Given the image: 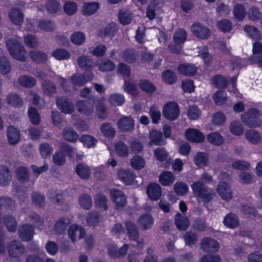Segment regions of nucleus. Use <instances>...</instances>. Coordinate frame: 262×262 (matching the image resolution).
<instances>
[{"mask_svg":"<svg viewBox=\"0 0 262 262\" xmlns=\"http://www.w3.org/2000/svg\"><path fill=\"white\" fill-rule=\"evenodd\" d=\"M11 70L10 62L5 56L0 57V72L3 74L9 73Z\"/></svg>","mask_w":262,"mask_h":262,"instance_id":"obj_56","label":"nucleus"},{"mask_svg":"<svg viewBox=\"0 0 262 262\" xmlns=\"http://www.w3.org/2000/svg\"><path fill=\"white\" fill-rule=\"evenodd\" d=\"M244 31L248 34L250 37L254 40H259L261 37L260 32L254 26L246 25L244 27Z\"/></svg>","mask_w":262,"mask_h":262,"instance_id":"obj_51","label":"nucleus"},{"mask_svg":"<svg viewBox=\"0 0 262 262\" xmlns=\"http://www.w3.org/2000/svg\"><path fill=\"white\" fill-rule=\"evenodd\" d=\"M17 179L21 182H25L29 180V173L28 169L25 167H19L16 169Z\"/></svg>","mask_w":262,"mask_h":262,"instance_id":"obj_54","label":"nucleus"},{"mask_svg":"<svg viewBox=\"0 0 262 262\" xmlns=\"http://www.w3.org/2000/svg\"><path fill=\"white\" fill-rule=\"evenodd\" d=\"M187 139L193 142L200 143L204 141L205 136L199 130L194 128H189L185 132Z\"/></svg>","mask_w":262,"mask_h":262,"instance_id":"obj_15","label":"nucleus"},{"mask_svg":"<svg viewBox=\"0 0 262 262\" xmlns=\"http://www.w3.org/2000/svg\"><path fill=\"white\" fill-rule=\"evenodd\" d=\"M223 223L226 227L234 228L239 224L238 217L235 214L231 212L225 216Z\"/></svg>","mask_w":262,"mask_h":262,"instance_id":"obj_28","label":"nucleus"},{"mask_svg":"<svg viewBox=\"0 0 262 262\" xmlns=\"http://www.w3.org/2000/svg\"><path fill=\"white\" fill-rule=\"evenodd\" d=\"M211 82L217 89H225L227 85V80L221 75L213 76L211 79Z\"/></svg>","mask_w":262,"mask_h":262,"instance_id":"obj_44","label":"nucleus"},{"mask_svg":"<svg viewBox=\"0 0 262 262\" xmlns=\"http://www.w3.org/2000/svg\"><path fill=\"white\" fill-rule=\"evenodd\" d=\"M11 176L9 169L6 166H0V184L6 185L11 181Z\"/></svg>","mask_w":262,"mask_h":262,"instance_id":"obj_32","label":"nucleus"},{"mask_svg":"<svg viewBox=\"0 0 262 262\" xmlns=\"http://www.w3.org/2000/svg\"><path fill=\"white\" fill-rule=\"evenodd\" d=\"M101 220V217L98 212L91 211L88 213L86 221L90 226H96Z\"/></svg>","mask_w":262,"mask_h":262,"instance_id":"obj_43","label":"nucleus"},{"mask_svg":"<svg viewBox=\"0 0 262 262\" xmlns=\"http://www.w3.org/2000/svg\"><path fill=\"white\" fill-rule=\"evenodd\" d=\"M146 192L148 197L152 201L158 200L162 195L161 186L157 183H151L148 185Z\"/></svg>","mask_w":262,"mask_h":262,"instance_id":"obj_13","label":"nucleus"},{"mask_svg":"<svg viewBox=\"0 0 262 262\" xmlns=\"http://www.w3.org/2000/svg\"><path fill=\"white\" fill-rule=\"evenodd\" d=\"M7 46L11 56L15 59L25 61L27 58V51L23 45L15 39L7 41Z\"/></svg>","mask_w":262,"mask_h":262,"instance_id":"obj_2","label":"nucleus"},{"mask_svg":"<svg viewBox=\"0 0 262 262\" xmlns=\"http://www.w3.org/2000/svg\"><path fill=\"white\" fill-rule=\"evenodd\" d=\"M186 38V32L182 29H179L173 35V39L174 42L177 44L183 43Z\"/></svg>","mask_w":262,"mask_h":262,"instance_id":"obj_63","label":"nucleus"},{"mask_svg":"<svg viewBox=\"0 0 262 262\" xmlns=\"http://www.w3.org/2000/svg\"><path fill=\"white\" fill-rule=\"evenodd\" d=\"M110 198L115 204V208L120 209L123 208L126 203V198L124 193L119 190L113 189L110 191Z\"/></svg>","mask_w":262,"mask_h":262,"instance_id":"obj_8","label":"nucleus"},{"mask_svg":"<svg viewBox=\"0 0 262 262\" xmlns=\"http://www.w3.org/2000/svg\"><path fill=\"white\" fill-rule=\"evenodd\" d=\"M176 193L179 195H185L188 191V185L184 182H178L173 185Z\"/></svg>","mask_w":262,"mask_h":262,"instance_id":"obj_60","label":"nucleus"},{"mask_svg":"<svg viewBox=\"0 0 262 262\" xmlns=\"http://www.w3.org/2000/svg\"><path fill=\"white\" fill-rule=\"evenodd\" d=\"M154 222V220L151 215L145 214L140 216L137 223L143 230H148L152 227Z\"/></svg>","mask_w":262,"mask_h":262,"instance_id":"obj_19","label":"nucleus"},{"mask_svg":"<svg viewBox=\"0 0 262 262\" xmlns=\"http://www.w3.org/2000/svg\"><path fill=\"white\" fill-rule=\"evenodd\" d=\"M79 203L80 206L85 210L90 209L93 204L91 195L88 194H82L79 197Z\"/></svg>","mask_w":262,"mask_h":262,"instance_id":"obj_38","label":"nucleus"},{"mask_svg":"<svg viewBox=\"0 0 262 262\" xmlns=\"http://www.w3.org/2000/svg\"><path fill=\"white\" fill-rule=\"evenodd\" d=\"M85 235V229L81 226L73 225L69 229V235L73 242L82 238Z\"/></svg>","mask_w":262,"mask_h":262,"instance_id":"obj_14","label":"nucleus"},{"mask_svg":"<svg viewBox=\"0 0 262 262\" xmlns=\"http://www.w3.org/2000/svg\"><path fill=\"white\" fill-rule=\"evenodd\" d=\"M8 140L10 144L15 145L20 139V134L18 130L12 126H10L7 131Z\"/></svg>","mask_w":262,"mask_h":262,"instance_id":"obj_22","label":"nucleus"},{"mask_svg":"<svg viewBox=\"0 0 262 262\" xmlns=\"http://www.w3.org/2000/svg\"><path fill=\"white\" fill-rule=\"evenodd\" d=\"M118 128L122 132L130 131L134 127V122L131 117H122L117 122Z\"/></svg>","mask_w":262,"mask_h":262,"instance_id":"obj_18","label":"nucleus"},{"mask_svg":"<svg viewBox=\"0 0 262 262\" xmlns=\"http://www.w3.org/2000/svg\"><path fill=\"white\" fill-rule=\"evenodd\" d=\"M118 18L121 24L125 25L131 23L132 16L130 11L121 10L119 11Z\"/></svg>","mask_w":262,"mask_h":262,"instance_id":"obj_50","label":"nucleus"},{"mask_svg":"<svg viewBox=\"0 0 262 262\" xmlns=\"http://www.w3.org/2000/svg\"><path fill=\"white\" fill-rule=\"evenodd\" d=\"M258 111L255 109L250 110L249 112L242 115V120L247 126L255 128L260 126L261 122L257 116Z\"/></svg>","mask_w":262,"mask_h":262,"instance_id":"obj_3","label":"nucleus"},{"mask_svg":"<svg viewBox=\"0 0 262 262\" xmlns=\"http://www.w3.org/2000/svg\"><path fill=\"white\" fill-rule=\"evenodd\" d=\"M126 230L130 240L136 241L139 236V231L136 224L132 222L125 223Z\"/></svg>","mask_w":262,"mask_h":262,"instance_id":"obj_20","label":"nucleus"},{"mask_svg":"<svg viewBox=\"0 0 262 262\" xmlns=\"http://www.w3.org/2000/svg\"><path fill=\"white\" fill-rule=\"evenodd\" d=\"M32 60L37 63H43L48 59V56L46 53L40 50H33L29 53Z\"/></svg>","mask_w":262,"mask_h":262,"instance_id":"obj_36","label":"nucleus"},{"mask_svg":"<svg viewBox=\"0 0 262 262\" xmlns=\"http://www.w3.org/2000/svg\"><path fill=\"white\" fill-rule=\"evenodd\" d=\"M32 201L36 206L41 207L45 204V196L38 192H33L31 195Z\"/></svg>","mask_w":262,"mask_h":262,"instance_id":"obj_55","label":"nucleus"},{"mask_svg":"<svg viewBox=\"0 0 262 262\" xmlns=\"http://www.w3.org/2000/svg\"><path fill=\"white\" fill-rule=\"evenodd\" d=\"M94 203L95 205L101 210L105 211L108 208V200L103 194H96L94 196Z\"/></svg>","mask_w":262,"mask_h":262,"instance_id":"obj_23","label":"nucleus"},{"mask_svg":"<svg viewBox=\"0 0 262 262\" xmlns=\"http://www.w3.org/2000/svg\"><path fill=\"white\" fill-rule=\"evenodd\" d=\"M150 145H161L164 144V141L162 140V133L161 132L157 130L151 131L149 136Z\"/></svg>","mask_w":262,"mask_h":262,"instance_id":"obj_31","label":"nucleus"},{"mask_svg":"<svg viewBox=\"0 0 262 262\" xmlns=\"http://www.w3.org/2000/svg\"><path fill=\"white\" fill-rule=\"evenodd\" d=\"M18 233L19 238L23 241H30L34 235V230L32 226L25 224L19 227L18 229Z\"/></svg>","mask_w":262,"mask_h":262,"instance_id":"obj_12","label":"nucleus"},{"mask_svg":"<svg viewBox=\"0 0 262 262\" xmlns=\"http://www.w3.org/2000/svg\"><path fill=\"white\" fill-rule=\"evenodd\" d=\"M145 164L144 159L138 155L134 156L130 159V165L133 168L136 170H140L142 169Z\"/></svg>","mask_w":262,"mask_h":262,"instance_id":"obj_41","label":"nucleus"},{"mask_svg":"<svg viewBox=\"0 0 262 262\" xmlns=\"http://www.w3.org/2000/svg\"><path fill=\"white\" fill-rule=\"evenodd\" d=\"M200 247L204 252L213 253L219 250L220 244L214 238L210 237H205L201 241Z\"/></svg>","mask_w":262,"mask_h":262,"instance_id":"obj_6","label":"nucleus"},{"mask_svg":"<svg viewBox=\"0 0 262 262\" xmlns=\"http://www.w3.org/2000/svg\"><path fill=\"white\" fill-rule=\"evenodd\" d=\"M58 108L64 114H71L74 111V106L70 100L67 98L58 97L56 99Z\"/></svg>","mask_w":262,"mask_h":262,"instance_id":"obj_11","label":"nucleus"},{"mask_svg":"<svg viewBox=\"0 0 262 262\" xmlns=\"http://www.w3.org/2000/svg\"><path fill=\"white\" fill-rule=\"evenodd\" d=\"M77 175L82 179H88L91 176V170L89 167L82 163H78L76 168Z\"/></svg>","mask_w":262,"mask_h":262,"instance_id":"obj_27","label":"nucleus"},{"mask_svg":"<svg viewBox=\"0 0 262 262\" xmlns=\"http://www.w3.org/2000/svg\"><path fill=\"white\" fill-rule=\"evenodd\" d=\"M230 130L233 135L239 136L243 133L244 128L239 121H234L230 123Z\"/></svg>","mask_w":262,"mask_h":262,"instance_id":"obj_57","label":"nucleus"},{"mask_svg":"<svg viewBox=\"0 0 262 262\" xmlns=\"http://www.w3.org/2000/svg\"><path fill=\"white\" fill-rule=\"evenodd\" d=\"M100 129L104 136L108 138H113L116 134L115 128L109 123H103L101 126Z\"/></svg>","mask_w":262,"mask_h":262,"instance_id":"obj_45","label":"nucleus"},{"mask_svg":"<svg viewBox=\"0 0 262 262\" xmlns=\"http://www.w3.org/2000/svg\"><path fill=\"white\" fill-rule=\"evenodd\" d=\"M115 148L117 155L120 157H125L129 154L128 146L122 141L118 142L115 145Z\"/></svg>","mask_w":262,"mask_h":262,"instance_id":"obj_48","label":"nucleus"},{"mask_svg":"<svg viewBox=\"0 0 262 262\" xmlns=\"http://www.w3.org/2000/svg\"><path fill=\"white\" fill-rule=\"evenodd\" d=\"M71 81L74 86H82L86 83L88 80L83 74H75L71 78Z\"/></svg>","mask_w":262,"mask_h":262,"instance_id":"obj_59","label":"nucleus"},{"mask_svg":"<svg viewBox=\"0 0 262 262\" xmlns=\"http://www.w3.org/2000/svg\"><path fill=\"white\" fill-rule=\"evenodd\" d=\"M137 57V54L133 49H127L122 54V59L128 63L135 62Z\"/></svg>","mask_w":262,"mask_h":262,"instance_id":"obj_52","label":"nucleus"},{"mask_svg":"<svg viewBox=\"0 0 262 262\" xmlns=\"http://www.w3.org/2000/svg\"><path fill=\"white\" fill-rule=\"evenodd\" d=\"M191 188L194 195L201 199L205 205L211 201L214 195L213 192L201 181L193 182L191 185Z\"/></svg>","mask_w":262,"mask_h":262,"instance_id":"obj_1","label":"nucleus"},{"mask_svg":"<svg viewBox=\"0 0 262 262\" xmlns=\"http://www.w3.org/2000/svg\"><path fill=\"white\" fill-rule=\"evenodd\" d=\"M208 160V157L205 152H198L194 157L195 164L200 167H205L207 165Z\"/></svg>","mask_w":262,"mask_h":262,"instance_id":"obj_39","label":"nucleus"},{"mask_svg":"<svg viewBox=\"0 0 262 262\" xmlns=\"http://www.w3.org/2000/svg\"><path fill=\"white\" fill-rule=\"evenodd\" d=\"M175 180V177L170 171H165L159 176V182L163 186H170Z\"/></svg>","mask_w":262,"mask_h":262,"instance_id":"obj_29","label":"nucleus"},{"mask_svg":"<svg viewBox=\"0 0 262 262\" xmlns=\"http://www.w3.org/2000/svg\"><path fill=\"white\" fill-rule=\"evenodd\" d=\"M149 114L152 122L154 124H157L161 117V113L158 107L156 105H151L149 110Z\"/></svg>","mask_w":262,"mask_h":262,"instance_id":"obj_53","label":"nucleus"},{"mask_svg":"<svg viewBox=\"0 0 262 262\" xmlns=\"http://www.w3.org/2000/svg\"><path fill=\"white\" fill-rule=\"evenodd\" d=\"M193 34L201 39H206L210 35V30L205 25L200 23H195L191 27Z\"/></svg>","mask_w":262,"mask_h":262,"instance_id":"obj_9","label":"nucleus"},{"mask_svg":"<svg viewBox=\"0 0 262 262\" xmlns=\"http://www.w3.org/2000/svg\"><path fill=\"white\" fill-rule=\"evenodd\" d=\"M233 14L236 19L243 20L246 14L245 7L242 4H237L234 8Z\"/></svg>","mask_w":262,"mask_h":262,"instance_id":"obj_58","label":"nucleus"},{"mask_svg":"<svg viewBox=\"0 0 262 262\" xmlns=\"http://www.w3.org/2000/svg\"><path fill=\"white\" fill-rule=\"evenodd\" d=\"M174 223L177 228L181 230H186L189 225L188 219L185 216L182 215L180 213L176 215Z\"/></svg>","mask_w":262,"mask_h":262,"instance_id":"obj_33","label":"nucleus"},{"mask_svg":"<svg viewBox=\"0 0 262 262\" xmlns=\"http://www.w3.org/2000/svg\"><path fill=\"white\" fill-rule=\"evenodd\" d=\"M18 83L22 86L26 88L34 86L36 83L35 79L31 76H21L18 79Z\"/></svg>","mask_w":262,"mask_h":262,"instance_id":"obj_47","label":"nucleus"},{"mask_svg":"<svg viewBox=\"0 0 262 262\" xmlns=\"http://www.w3.org/2000/svg\"><path fill=\"white\" fill-rule=\"evenodd\" d=\"M108 101L113 106H118L122 105L124 103L125 99L122 94L114 93L109 96Z\"/></svg>","mask_w":262,"mask_h":262,"instance_id":"obj_46","label":"nucleus"},{"mask_svg":"<svg viewBox=\"0 0 262 262\" xmlns=\"http://www.w3.org/2000/svg\"><path fill=\"white\" fill-rule=\"evenodd\" d=\"M4 223L8 230L10 232H14L17 228V224L15 219L11 215L4 218Z\"/></svg>","mask_w":262,"mask_h":262,"instance_id":"obj_61","label":"nucleus"},{"mask_svg":"<svg viewBox=\"0 0 262 262\" xmlns=\"http://www.w3.org/2000/svg\"><path fill=\"white\" fill-rule=\"evenodd\" d=\"M7 250L9 255L13 258L20 257L25 252L24 246L18 240H13L7 245Z\"/></svg>","mask_w":262,"mask_h":262,"instance_id":"obj_4","label":"nucleus"},{"mask_svg":"<svg viewBox=\"0 0 262 262\" xmlns=\"http://www.w3.org/2000/svg\"><path fill=\"white\" fill-rule=\"evenodd\" d=\"M216 190L219 195L222 199L229 201L232 199L233 192L228 183L223 182H220Z\"/></svg>","mask_w":262,"mask_h":262,"instance_id":"obj_10","label":"nucleus"},{"mask_svg":"<svg viewBox=\"0 0 262 262\" xmlns=\"http://www.w3.org/2000/svg\"><path fill=\"white\" fill-rule=\"evenodd\" d=\"M245 137L250 143L255 145L260 143L261 141L259 133L252 129H248L246 132Z\"/></svg>","mask_w":262,"mask_h":262,"instance_id":"obj_26","label":"nucleus"},{"mask_svg":"<svg viewBox=\"0 0 262 262\" xmlns=\"http://www.w3.org/2000/svg\"><path fill=\"white\" fill-rule=\"evenodd\" d=\"M135 176V173L130 170L121 169L118 172L119 179L126 184H131L133 182Z\"/></svg>","mask_w":262,"mask_h":262,"instance_id":"obj_21","label":"nucleus"},{"mask_svg":"<svg viewBox=\"0 0 262 262\" xmlns=\"http://www.w3.org/2000/svg\"><path fill=\"white\" fill-rule=\"evenodd\" d=\"M75 107L79 113L89 116L94 113V103L85 100H79L76 102Z\"/></svg>","mask_w":262,"mask_h":262,"instance_id":"obj_7","label":"nucleus"},{"mask_svg":"<svg viewBox=\"0 0 262 262\" xmlns=\"http://www.w3.org/2000/svg\"><path fill=\"white\" fill-rule=\"evenodd\" d=\"M6 100L8 104L15 107H20L23 104L22 99L15 93L9 94L6 96Z\"/></svg>","mask_w":262,"mask_h":262,"instance_id":"obj_34","label":"nucleus"},{"mask_svg":"<svg viewBox=\"0 0 262 262\" xmlns=\"http://www.w3.org/2000/svg\"><path fill=\"white\" fill-rule=\"evenodd\" d=\"M63 138L70 142H75L79 139V135L70 127H66L62 130Z\"/></svg>","mask_w":262,"mask_h":262,"instance_id":"obj_24","label":"nucleus"},{"mask_svg":"<svg viewBox=\"0 0 262 262\" xmlns=\"http://www.w3.org/2000/svg\"><path fill=\"white\" fill-rule=\"evenodd\" d=\"M162 79L166 83L172 84L176 81L177 76L173 72L168 70L163 72Z\"/></svg>","mask_w":262,"mask_h":262,"instance_id":"obj_62","label":"nucleus"},{"mask_svg":"<svg viewBox=\"0 0 262 262\" xmlns=\"http://www.w3.org/2000/svg\"><path fill=\"white\" fill-rule=\"evenodd\" d=\"M99 7V5L98 3H85L82 8V14L86 16L92 15L97 11Z\"/></svg>","mask_w":262,"mask_h":262,"instance_id":"obj_30","label":"nucleus"},{"mask_svg":"<svg viewBox=\"0 0 262 262\" xmlns=\"http://www.w3.org/2000/svg\"><path fill=\"white\" fill-rule=\"evenodd\" d=\"M178 71L182 75L186 76H192L195 74L197 68L193 64L184 63L178 66Z\"/></svg>","mask_w":262,"mask_h":262,"instance_id":"obj_17","label":"nucleus"},{"mask_svg":"<svg viewBox=\"0 0 262 262\" xmlns=\"http://www.w3.org/2000/svg\"><path fill=\"white\" fill-rule=\"evenodd\" d=\"M99 70L102 72L113 71L116 67L115 64L110 60L106 59L101 60L98 63Z\"/></svg>","mask_w":262,"mask_h":262,"instance_id":"obj_40","label":"nucleus"},{"mask_svg":"<svg viewBox=\"0 0 262 262\" xmlns=\"http://www.w3.org/2000/svg\"><path fill=\"white\" fill-rule=\"evenodd\" d=\"M71 224V220L68 217H62L57 221L55 225L54 229L57 234H63Z\"/></svg>","mask_w":262,"mask_h":262,"instance_id":"obj_16","label":"nucleus"},{"mask_svg":"<svg viewBox=\"0 0 262 262\" xmlns=\"http://www.w3.org/2000/svg\"><path fill=\"white\" fill-rule=\"evenodd\" d=\"M43 93L45 95L52 96L56 92V86L54 83L50 81H45L41 83Z\"/></svg>","mask_w":262,"mask_h":262,"instance_id":"obj_35","label":"nucleus"},{"mask_svg":"<svg viewBox=\"0 0 262 262\" xmlns=\"http://www.w3.org/2000/svg\"><path fill=\"white\" fill-rule=\"evenodd\" d=\"M140 87L143 91L148 93H152L156 90L155 85L146 79H143L140 81Z\"/></svg>","mask_w":262,"mask_h":262,"instance_id":"obj_64","label":"nucleus"},{"mask_svg":"<svg viewBox=\"0 0 262 262\" xmlns=\"http://www.w3.org/2000/svg\"><path fill=\"white\" fill-rule=\"evenodd\" d=\"M79 141L83 144V145L88 148L94 147L97 142V139L94 137L83 135L79 138Z\"/></svg>","mask_w":262,"mask_h":262,"instance_id":"obj_42","label":"nucleus"},{"mask_svg":"<svg viewBox=\"0 0 262 262\" xmlns=\"http://www.w3.org/2000/svg\"><path fill=\"white\" fill-rule=\"evenodd\" d=\"M180 114V110L178 104L173 102H167L163 107V115L169 120L177 119Z\"/></svg>","mask_w":262,"mask_h":262,"instance_id":"obj_5","label":"nucleus"},{"mask_svg":"<svg viewBox=\"0 0 262 262\" xmlns=\"http://www.w3.org/2000/svg\"><path fill=\"white\" fill-rule=\"evenodd\" d=\"M207 139L209 142L215 145H220L224 142V138L218 132L209 134L208 135Z\"/></svg>","mask_w":262,"mask_h":262,"instance_id":"obj_49","label":"nucleus"},{"mask_svg":"<svg viewBox=\"0 0 262 262\" xmlns=\"http://www.w3.org/2000/svg\"><path fill=\"white\" fill-rule=\"evenodd\" d=\"M9 17L11 21L16 25H20L24 21V15L17 8H13L9 12Z\"/></svg>","mask_w":262,"mask_h":262,"instance_id":"obj_25","label":"nucleus"},{"mask_svg":"<svg viewBox=\"0 0 262 262\" xmlns=\"http://www.w3.org/2000/svg\"><path fill=\"white\" fill-rule=\"evenodd\" d=\"M77 63L80 68L86 70L91 69L93 65L92 58L90 56L85 55H81L78 57Z\"/></svg>","mask_w":262,"mask_h":262,"instance_id":"obj_37","label":"nucleus"}]
</instances>
